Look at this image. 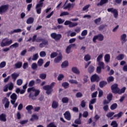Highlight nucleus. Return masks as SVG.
<instances>
[{"mask_svg":"<svg viewBox=\"0 0 127 127\" xmlns=\"http://www.w3.org/2000/svg\"><path fill=\"white\" fill-rule=\"evenodd\" d=\"M27 92L28 93H30L29 95V99L33 100V101H35L36 100V97L40 94V90L39 89H36L34 87L28 88Z\"/></svg>","mask_w":127,"mask_h":127,"instance_id":"f257e3e1","label":"nucleus"},{"mask_svg":"<svg viewBox=\"0 0 127 127\" xmlns=\"http://www.w3.org/2000/svg\"><path fill=\"white\" fill-rule=\"evenodd\" d=\"M12 43V40H10L8 41V39L4 38L2 40V41L0 42V46L1 47H4L5 46H9L10 44Z\"/></svg>","mask_w":127,"mask_h":127,"instance_id":"f03ea898","label":"nucleus"},{"mask_svg":"<svg viewBox=\"0 0 127 127\" xmlns=\"http://www.w3.org/2000/svg\"><path fill=\"white\" fill-rule=\"evenodd\" d=\"M14 88L13 83L12 82H10L7 84H6L3 89V92H7L8 90L9 91H12Z\"/></svg>","mask_w":127,"mask_h":127,"instance_id":"7ed1b4c3","label":"nucleus"},{"mask_svg":"<svg viewBox=\"0 0 127 127\" xmlns=\"http://www.w3.org/2000/svg\"><path fill=\"white\" fill-rule=\"evenodd\" d=\"M107 11L108 12H111V13H113V15L115 18H117L118 16H119V11L117 9H115L113 7L109 8L107 9Z\"/></svg>","mask_w":127,"mask_h":127,"instance_id":"20e7f679","label":"nucleus"},{"mask_svg":"<svg viewBox=\"0 0 127 127\" xmlns=\"http://www.w3.org/2000/svg\"><path fill=\"white\" fill-rule=\"evenodd\" d=\"M9 5L8 4L3 5L0 6V14H2L8 10Z\"/></svg>","mask_w":127,"mask_h":127,"instance_id":"39448f33","label":"nucleus"},{"mask_svg":"<svg viewBox=\"0 0 127 127\" xmlns=\"http://www.w3.org/2000/svg\"><path fill=\"white\" fill-rule=\"evenodd\" d=\"M51 37L55 39L56 41H59L62 37V35L60 34H56V33H53L51 34Z\"/></svg>","mask_w":127,"mask_h":127,"instance_id":"423d86ee","label":"nucleus"},{"mask_svg":"<svg viewBox=\"0 0 127 127\" xmlns=\"http://www.w3.org/2000/svg\"><path fill=\"white\" fill-rule=\"evenodd\" d=\"M43 89L46 91V93L48 95H51L53 91V89L50 88L49 85H46L43 86Z\"/></svg>","mask_w":127,"mask_h":127,"instance_id":"0eeeda50","label":"nucleus"},{"mask_svg":"<svg viewBox=\"0 0 127 127\" xmlns=\"http://www.w3.org/2000/svg\"><path fill=\"white\" fill-rule=\"evenodd\" d=\"M120 88L118 87V84H115L111 86V90L114 94H118Z\"/></svg>","mask_w":127,"mask_h":127,"instance_id":"6e6552de","label":"nucleus"},{"mask_svg":"<svg viewBox=\"0 0 127 127\" xmlns=\"http://www.w3.org/2000/svg\"><path fill=\"white\" fill-rule=\"evenodd\" d=\"M10 99L11 104H12V105H14V104H15L16 100H17V95L15 93H13L10 96Z\"/></svg>","mask_w":127,"mask_h":127,"instance_id":"1a4fd4ad","label":"nucleus"},{"mask_svg":"<svg viewBox=\"0 0 127 127\" xmlns=\"http://www.w3.org/2000/svg\"><path fill=\"white\" fill-rule=\"evenodd\" d=\"M90 80L91 82H99L100 81V77L95 74L91 77Z\"/></svg>","mask_w":127,"mask_h":127,"instance_id":"9d476101","label":"nucleus"},{"mask_svg":"<svg viewBox=\"0 0 127 127\" xmlns=\"http://www.w3.org/2000/svg\"><path fill=\"white\" fill-rule=\"evenodd\" d=\"M46 45H48V41L45 39H43L42 43L39 44V47H40V48H43V47L46 46Z\"/></svg>","mask_w":127,"mask_h":127,"instance_id":"9b49d317","label":"nucleus"},{"mask_svg":"<svg viewBox=\"0 0 127 127\" xmlns=\"http://www.w3.org/2000/svg\"><path fill=\"white\" fill-rule=\"evenodd\" d=\"M43 6V5H39V4H36L35 9H36V12L38 14H40V13H41V10Z\"/></svg>","mask_w":127,"mask_h":127,"instance_id":"f8f14e48","label":"nucleus"},{"mask_svg":"<svg viewBox=\"0 0 127 127\" xmlns=\"http://www.w3.org/2000/svg\"><path fill=\"white\" fill-rule=\"evenodd\" d=\"M2 102H3V104H5L4 108L5 109H7V108L9 107V101H8V99L5 97L3 99Z\"/></svg>","mask_w":127,"mask_h":127,"instance_id":"ddd939ff","label":"nucleus"},{"mask_svg":"<svg viewBox=\"0 0 127 127\" xmlns=\"http://www.w3.org/2000/svg\"><path fill=\"white\" fill-rule=\"evenodd\" d=\"M75 46H76V44H71L67 46L65 50L66 53L69 54L70 52H71V48H72V47H75Z\"/></svg>","mask_w":127,"mask_h":127,"instance_id":"4468645a","label":"nucleus"},{"mask_svg":"<svg viewBox=\"0 0 127 127\" xmlns=\"http://www.w3.org/2000/svg\"><path fill=\"white\" fill-rule=\"evenodd\" d=\"M64 115V118L66 119V120L67 121L71 120V114H70L69 111L65 112Z\"/></svg>","mask_w":127,"mask_h":127,"instance_id":"2eb2a0df","label":"nucleus"},{"mask_svg":"<svg viewBox=\"0 0 127 127\" xmlns=\"http://www.w3.org/2000/svg\"><path fill=\"white\" fill-rule=\"evenodd\" d=\"M14 67L16 69H19L22 67V62H17L14 64Z\"/></svg>","mask_w":127,"mask_h":127,"instance_id":"dca6fc26","label":"nucleus"},{"mask_svg":"<svg viewBox=\"0 0 127 127\" xmlns=\"http://www.w3.org/2000/svg\"><path fill=\"white\" fill-rule=\"evenodd\" d=\"M34 22V18L30 17L28 18L26 21L27 24H32Z\"/></svg>","mask_w":127,"mask_h":127,"instance_id":"f3484780","label":"nucleus"},{"mask_svg":"<svg viewBox=\"0 0 127 127\" xmlns=\"http://www.w3.org/2000/svg\"><path fill=\"white\" fill-rule=\"evenodd\" d=\"M109 1V0H101L99 3L97 4V6H102V5L107 3Z\"/></svg>","mask_w":127,"mask_h":127,"instance_id":"a211bd4d","label":"nucleus"},{"mask_svg":"<svg viewBox=\"0 0 127 127\" xmlns=\"http://www.w3.org/2000/svg\"><path fill=\"white\" fill-rule=\"evenodd\" d=\"M104 60L106 63H109L110 62V60H111V56L109 54L105 55L104 57Z\"/></svg>","mask_w":127,"mask_h":127,"instance_id":"6ab92c4d","label":"nucleus"},{"mask_svg":"<svg viewBox=\"0 0 127 127\" xmlns=\"http://www.w3.org/2000/svg\"><path fill=\"white\" fill-rule=\"evenodd\" d=\"M58 106H59V104L57 101H54L53 102L52 104V108H53V109H57L58 108Z\"/></svg>","mask_w":127,"mask_h":127,"instance_id":"aec40b11","label":"nucleus"},{"mask_svg":"<svg viewBox=\"0 0 127 127\" xmlns=\"http://www.w3.org/2000/svg\"><path fill=\"white\" fill-rule=\"evenodd\" d=\"M0 121L1 122H5L6 121V115L4 114H2L0 115Z\"/></svg>","mask_w":127,"mask_h":127,"instance_id":"412c9836","label":"nucleus"},{"mask_svg":"<svg viewBox=\"0 0 127 127\" xmlns=\"http://www.w3.org/2000/svg\"><path fill=\"white\" fill-rule=\"evenodd\" d=\"M70 7L73 8L74 7V5L73 4H71V3H68L67 5L64 7V9H67V8H68V10H70Z\"/></svg>","mask_w":127,"mask_h":127,"instance_id":"4be33fe9","label":"nucleus"},{"mask_svg":"<svg viewBox=\"0 0 127 127\" xmlns=\"http://www.w3.org/2000/svg\"><path fill=\"white\" fill-rule=\"evenodd\" d=\"M61 60H62V56H60L55 59L54 62L55 63H59Z\"/></svg>","mask_w":127,"mask_h":127,"instance_id":"5701e85b","label":"nucleus"},{"mask_svg":"<svg viewBox=\"0 0 127 127\" xmlns=\"http://www.w3.org/2000/svg\"><path fill=\"white\" fill-rule=\"evenodd\" d=\"M124 58H125V55L120 54L117 57H116V59H117V60L122 61L124 59Z\"/></svg>","mask_w":127,"mask_h":127,"instance_id":"b1692460","label":"nucleus"},{"mask_svg":"<svg viewBox=\"0 0 127 127\" xmlns=\"http://www.w3.org/2000/svg\"><path fill=\"white\" fill-rule=\"evenodd\" d=\"M44 63V60H43V59H39V60L38 61V62H37L38 65L39 67H41V66H42V65H43Z\"/></svg>","mask_w":127,"mask_h":127,"instance_id":"393cba45","label":"nucleus"},{"mask_svg":"<svg viewBox=\"0 0 127 127\" xmlns=\"http://www.w3.org/2000/svg\"><path fill=\"white\" fill-rule=\"evenodd\" d=\"M71 70L73 73H75V74H80V70L78 69V68L76 67H72Z\"/></svg>","mask_w":127,"mask_h":127,"instance_id":"a878e982","label":"nucleus"},{"mask_svg":"<svg viewBox=\"0 0 127 127\" xmlns=\"http://www.w3.org/2000/svg\"><path fill=\"white\" fill-rule=\"evenodd\" d=\"M107 84H108L107 81H101L99 83V87L100 88H104V87H105V86H106V85H107Z\"/></svg>","mask_w":127,"mask_h":127,"instance_id":"bb28decb","label":"nucleus"},{"mask_svg":"<svg viewBox=\"0 0 127 127\" xmlns=\"http://www.w3.org/2000/svg\"><path fill=\"white\" fill-rule=\"evenodd\" d=\"M104 57V54L102 53V54H101L100 55H99L98 57H97V58L96 59V61H97V62H101V60L102 59H103V57Z\"/></svg>","mask_w":127,"mask_h":127,"instance_id":"cd10ccee","label":"nucleus"},{"mask_svg":"<svg viewBox=\"0 0 127 127\" xmlns=\"http://www.w3.org/2000/svg\"><path fill=\"white\" fill-rule=\"evenodd\" d=\"M94 70H95V67H94V66L92 65H90L88 68V71L89 73H90V74H91V73H93Z\"/></svg>","mask_w":127,"mask_h":127,"instance_id":"c85d7f7f","label":"nucleus"},{"mask_svg":"<svg viewBox=\"0 0 127 127\" xmlns=\"http://www.w3.org/2000/svg\"><path fill=\"white\" fill-rule=\"evenodd\" d=\"M121 40L123 41V42H127V34H123L121 36Z\"/></svg>","mask_w":127,"mask_h":127,"instance_id":"c756f323","label":"nucleus"},{"mask_svg":"<svg viewBox=\"0 0 127 127\" xmlns=\"http://www.w3.org/2000/svg\"><path fill=\"white\" fill-rule=\"evenodd\" d=\"M18 76H19V74L16 73H13L11 74V77L12 79H13L14 81L16 80V78H17V77H18Z\"/></svg>","mask_w":127,"mask_h":127,"instance_id":"7c9ffc66","label":"nucleus"},{"mask_svg":"<svg viewBox=\"0 0 127 127\" xmlns=\"http://www.w3.org/2000/svg\"><path fill=\"white\" fill-rule=\"evenodd\" d=\"M39 57V56H38V53L34 54L33 55L32 60H33V61H36V60H37V59H38Z\"/></svg>","mask_w":127,"mask_h":127,"instance_id":"2f4dec72","label":"nucleus"},{"mask_svg":"<svg viewBox=\"0 0 127 127\" xmlns=\"http://www.w3.org/2000/svg\"><path fill=\"white\" fill-rule=\"evenodd\" d=\"M98 67H100L102 69H105V63L103 62H98Z\"/></svg>","mask_w":127,"mask_h":127,"instance_id":"473e14b6","label":"nucleus"},{"mask_svg":"<svg viewBox=\"0 0 127 127\" xmlns=\"http://www.w3.org/2000/svg\"><path fill=\"white\" fill-rule=\"evenodd\" d=\"M114 80H115V78L114 77V76H110L107 78V81L108 83H111V82H114Z\"/></svg>","mask_w":127,"mask_h":127,"instance_id":"72a5a7b5","label":"nucleus"},{"mask_svg":"<svg viewBox=\"0 0 127 127\" xmlns=\"http://www.w3.org/2000/svg\"><path fill=\"white\" fill-rule=\"evenodd\" d=\"M62 101L64 104H67L69 102V98L67 97H64L62 98Z\"/></svg>","mask_w":127,"mask_h":127,"instance_id":"f704fd0d","label":"nucleus"},{"mask_svg":"<svg viewBox=\"0 0 127 127\" xmlns=\"http://www.w3.org/2000/svg\"><path fill=\"white\" fill-rule=\"evenodd\" d=\"M62 68H66V67H68V62L64 61V63H62L61 65Z\"/></svg>","mask_w":127,"mask_h":127,"instance_id":"c9c22d12","label":"nucleus"},{"mask_svg":"<svg viewBox=\"0 0 127 127\" xmlns=\"http://www.w3.org/2000/svg\"><path fill=\"white\" fill-rule=\"evenodd\" d=\"M99 41H103L104 40V35L101 34L97 35Z\"/></svg>","mask_w":127,"mask_h":127,"instance_id":"e433bc0d","label":"nucleus"},{"mask_svg":"<svg viewBox=\"0 0 127 127\" xmlns=\"http://www.w3.org/2000/svg\"><path fill=\"white\" fill-rule=\"evenodd\" d=\"M37 67H38V66L37 65V64H36V63H34L31 65V68L33 69V70H36V69H37Z\"/></svg>","mask_w":127,"mask_h":127,"instance_id":"4c0bfd02","label":"nucleus"},{"mask_svg":"<svg viewBox=\"0 0 127 127\" xmlns=\"http://www.w3.org/2000/svg\"><path fill=\"white\" fill-rule=\"evenodd\" d=\"M117 108H118V104L117 103H114L110 107V109L112 110H116Z\"/></svg>","mask_w":127,"mask_h":127,"instance_id":"58836bf2","label":"nucleus"},{"mask_svg":"<svg viewBox=\"0 0 127 127\" xmlns=\"http://www.w3.org/2000/svg\"><path fill=\"white\" fill-rule=\"evenodd\" d=\"M19 46V45L17 43H15L10 46V48L11 49L12 48H17Z\"/></svg>","mask_w":127,"mask_h":127,"instance_id":"ea45409f","label":"nucleus"},{"mask_svg":"<svg viewBox=\"0 0 127 127\" xmlns=\"http://www.w3.org/2000/svg\"><path fill=\"white\" fill-rule=\"evenodd\" d=\"M101 17H99L98 18L94 20V23H95V24L99 25V24H100V22H101Z\"/></svg>","mask_w":127,"mask_h":127,"instance_id":"a19ab883","label":"nucleus"},{"mask_svg":"<svg viewBox=\"0 0 127 127\" xmlns=\"http://www.w3.org/2000/svg\"><path fill=\"white\" fill-rule=\"evenodd\" d=\"M62 86L64 88V89H67L69 87V83L68 82H64L62 83Z\"/></svg>","mask_w":127,"mask_h":127,"instance_id":"79ce46f5","label":"nucleus"},{"mask_svg":"<svg viewBox=\"0 0 127 127\" xmlns=\"http://www.w3.org/2000/svg\"><path fill=\"white\" fill-rule=\"evenodd\" d=\"M87 34H88V30H83L81 33V35L83 36V37H85Z\"/></svg>","mask_w":127,"mask_h":127,"instance_id":"37998d69","label":"nucleus"},{"mask_svg":"<svg viewBox=\"0 0 127 127\" xmlns=\"http://www.w3.org/2000/svg\"><path fill=\"white\" fill-rule=\"evenodd\" d=\"M78 25L77 23H74L71 22L69 24V25H68L69 27L72 28V27H74V26H77Z\"/></svg>","mask_w":127,"mask_h":127,"instance_id":"c03bdc74","label":"nucleus"},{"mask_svg":"<svg viewBox=\"0 0 127 127\" xmlns=\"http://www.w3.org/2000/svg\"><path fill=\"white\" fill-rule=\"evenodd\" d=\"M39 77L40 79H42V80H44L46 78V74L41 73L40 74Z\"/></svg>","mask_w":127,"mask_h":127,"instance_id":"a18cd8bd","label":"nucleus"},{"mask_svg":"<svg viewBox=\"0 0 127 127\" xmlns=\"http://www.w3.org/2000/svg\"><path fill=\"white\" fill-rule=\"evenodd\" d=\"M126 87L122 88L121 90H119L118 94H124L126 92Z\"/></svg>","mask_w":127,"mask_h":127,"instance_id":"49530a36","label":"nucleus"},{"mask_svg":"<svg viewBox=\"0 0 127 127\" xmlns=\"http://www.w3.org/2000/svg\"><path fill=\"white\" fill-rule=\"evenodd\" d=\"M22 83H23V81L21 79H19L17 80V85L18 86H21Z\"/></svg>","mask_w":127,"mask_h":127,"instance_id":"de8ad7c7","label":"nucleus"},{"mask_svg":"<svg viewBox=\"0 0 127 127\" xmlns=\"http://www.w3.org/2000/svg\"><path fill=\"white\" fill-rule=\"evenodd\" d=\"M58 55V53H57V52L52 53L51 54V58L52 59L55 58V57H56V56H57Z\"/></svg>","mask_w":127,"mask_h":127,"instance_id":"09e8293b","label":"nucleus"},{"mask_svg":"<svg viewBox=\"0 0 127 127\" xmlns=\"http://www.w3.org/2000/svg\"><path fill=\"white\" fill-rule=\"evenodd\" d=\"M5 65H6V63L5 62H2L0 63V68H4L5 67Z\"/></svg>","mask_w":127,"mask_h":127,"instance_id":"8fccbe9b","label":"nucleus"},{"mask_svg":"<svg viewBox=\"0 0 127 127\" xmlns=\"http://www.w3.org/2000/svg\"><path fill=\"white\" fill-rule=\"evenodd\" d=\"M40 57H45L46 56V52L45 51H41L40 52Z\"/></svg>","mask_w":127,"mask_h":127,"instance_id":"3c124183","label":"nucleus"},{"mask_svg":"<svg viewBox=\"0 0 127 127\" xmlns=\"http://www.w3.org/2000/svg\"><path fill=\"white\" fill-rule=\"evenodd\" d=\"M85 61H89V60H90L91 59V57H90V55H86V56H84V58Z\"/></svg>","mask_w":127,"mask_h":127,"instance_id":"603ef678","label":"nucleus"},{"mask_svg":"<svg viewBox=\"0 0 127 127\" xmlns=\"http://www.w3.org/2000/svg\"><path fill=\"white\" fill-rule=\"evenodd\" d=\"M114 115H115L114 112H109L107 113V114L106 115V117H107V118H112V116H114Z\"/></svg>","mask_w":127,"mask_h":127,"instance_id":"864d4df0","label":"nucleus"},{"mask_svg":"<svg viewBox=\"0 0 127 127\" xmlns=\"http://www.w3.org/2000/svg\"><path fill=\"white\" fill-rule=\"evenodd\" d=\"M66 15H69V12L67 11H64L61 13L60 16H64Z\"/></svg>","mask_w":127,"mask_h":127,"instance_id":"5fc2aeb1","label":"nucleus"},{"mask_svg":"<svg viewBox=\"0 0 127 127\" xmlns=\"http://www.w3.org/2000/svg\"><path fill=\"white\" fill-rule=\"evenodd\" d=\"M26 110H27V111H31V110H33V106L32 105H28L26 107Z\"/></svg>","mask_w":127,"mask_h":127,"instance_id":"6e6d98bb","label":"nucleus"},{"mask_svg":"<svg viewBox=\"0 0 127 127\" xmlns=\"http://www.w3.org/2000/svg\"><path fill=\"white\" fill-rule=\"evenodd\" d=\"M35 84V81L33 80H31L29 83V87H33Z\"/></svg>","mask_w":127,"mask_h":127,"instance_id":"4d7b16f0","label":"nucleus"},{"mask_svg":"<svg viewBox=\"0 0 127 127\" xmlns=\"http://www.w3.org/2000/svg\"><path fill=\"white\" fill-rule=\"evenodd\" d=\"M33 120H38V116H37L36 115H33L30 120L32 121Z\"/></svg>","mask_w":127,"mask_h":127,"instance_id":"13d9d810","label":"nucleus"},{"mask_svg":"<svg viewBox=\"0 0 127 127\" xmlns=\"http://www.w3.org/2000/svg\"><path fill=\"white\" fill-rule=\"evenodd\" d=\"M68 82L69 83H70V84H78V81L74 79H70L68 80Z\"/></svg>","mask_w":127,"mask_h":127,"instance_id":"bf43d9fd","label":"nucleus"},{"mask_svg":"<svg viewBox=\"0 0 127 127\" xmlns=\"http://www.w3.org/2000/svg\"><path fill=\"white\" fill-rule=\"evenodd\" d=\"M81 123L80 119H76L74 121V124H76V125H81Z\"/></svg>","mask_w":127,"mask_h":127,"instance_id":"052dcab7","label":"nucleus"},{"mask_svg":"<svg viewBox=\"0 0 127 127\" xmlns=\"http://www.w3.org/2000/svg\"><path fill=\"white\" fill-rule=\"evenodd\" d=\"M63 78H64V75L63 74H60L58 77V80L59 81H62Z\"/></svg>","mask_w":127,"mask_h":127,"instance_id":"680f3d73","label":"nucleus"},{"mask_svg":"<svg viewBox=\"0 0 127 127\" xmlns=\"http://www.w3.org/2000/svg\"><path fill=\"white\" fill-rule=\"evenodd\" d=\"M107 100H108V101H109V102H111V100H112V98H113V94L112 93L109 94L108 96H107Z\"/></svg>","mask_w":127,"mask_h":127,"instance_id":"e2e57ef3","label":"nucleus"},{"mask_svg":"<svg viewBox=\"0 0 127 127\" xmlns=\"http://www.w3.org/2000/svg\"><path fill=\"white\" fill-rule=\"evenodd\" d=\"M75 97H76V98H81L83 97V94L81 92H78L76 94Z\"/></svg>","mask_w":127,"mask_h":127,"instance_id":"0e129e2a","label":"nucleus"},{"mask_svg":"<svg viewBox=\"0 0 127 127\" xmlns=\"http://www.w3.org/2000/svg\"><path fill=\"white\" fill-rule=\"evenodd\" d=\"M97 102V99L94 98L91 100L89 104H91V105H94L96 102Z\"/></svg>","mask_w":127,"mask_h":127,"instance_id":"69168bd1","label":"nucleus"},{"mask_svg":"<svg viewBox=\"0 0 127 127\" xmlns=\"http://www.w3.org/2000/svg\"><path fill=\"white\" fill-rule=\"evenodd\" d=\"M80 106L82 108H85V107H86V102L82 100L81 102Z\"/></svg>","mask_w":127,"mask_h":127,"instance_id":"338daca9","label":"nucleus"},{"mask_svg":"<svg viewBox=\"0 0 127 127\" xmlns=\"http://www.w3.org/2000/svg\"><path fill=\"white\" fill-rule=\"evenodd\" d=\"M47 127H57V126H56V125L54 124V123H51L47 125Z\"/></svg>","mask_w":127,"mask_h":127,"instance_id":"774afa93","label":"nucleus"}]
</instances>
